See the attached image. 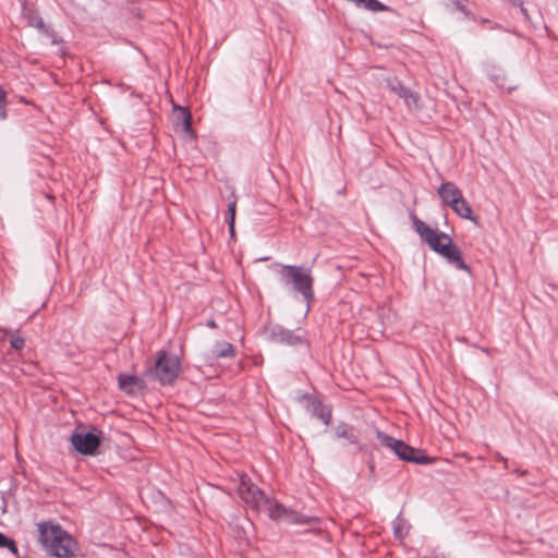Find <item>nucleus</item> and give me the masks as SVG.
I'll return each instance as SVG.
<instances>
[{
  "mask_svg": "<svg viewBox=\"0 0 558 558\" xmlns=\"http://www.w3.org/2000/svg\"><path fill=\"white\" fill-rule=\"evenodd\" d=\"M268 515L272 520H283L290 524L310 525L317 522L316 517L300 513L291 508L286 507L281 502L274 500L268 507Z\"/></svg>",
  "mask_w": 558,
  "mask_h": 558,
  "instance_id": "423d86ee",
  "label": "nucleus"
},
{
  "mask_svg": "<svg viewBox=\"0 0 558 558\" xmlns=\"http://www.w3.org/2000/svg\"><path fill=\"white\" fill-rule=\"evenodd\" d=\"M437 194L442 203L449 206L462 195V192L453 182L447 181L439 185Z\"/></svg>",
  "mask_w": 558,
  "mask_h": 558,
  "instance_id": "4468645a",
  "label": "nucleus"
},
{
  "mask_svg": "<svg viewBox=\"0 0 558 558\" xmlns=\"http://www.w3.org/2000/svg\"><path fill=\"white\" fill-rule=\"evenodd\" d=\"M278 275L283 287L290 288L302 295L306 303V313H308L311 304L315 300L314 278L311 268L298 265H280Z\"/></svg>",
  "mask_w": 558,
  "mask_h": 558,
  "instance_id": "7ed1b4c3",
  "label": "nucleus"
},
{
  "mask_svg": "<svg viewBox=\"0 0 558 558\" xmlns=\"http://www.w3.org/2000/svg\"><path fill=\"white\" fill-rule=\"evenodd\" d=\"M520 1H521V0H511L512 4H513V5H518V7H519V2H520Z\"/></svg>",
  "mask_w": 558,
  "mask_h": 558,
  "instance_id": "7c9ffc66",
  "label": "nucleus"
},
{
  "mask_svg": "<svg viewBox=\"0 0 558 558\" xmlns=\"http://www.w3.org/2000/svg\"><path fill=\"white\" fill-rule=\"evenodd\" d=\"M238 494L241 500L251 509L259 511L274 502L265 492L255 485L246 474H240Z\"/></svg>",
  "mask_w": 558,
  "mask_h": 558,
  "instance_id": "39448f33",
  "label": "nucleus"
},
{
  "mask_svg": "<svg viewBox=\"0 0 558 558\" xmlns=\"http://www.w3.org/2000/svg\"><path fill=\"white\" fill-rule=\"evenodd\" d=\"M7 117V93L3 88L0 87V120H5Z\"/></svg>",
  "mask_w": 558,
  "mask_h": 558,
  "instance_id": "393cba45",
  "label": "nucleus"
},
{
  "mask_svg": "<svg viewBox=\"0 0 558 558\" xmlns=\"http://www.w3.org/2000/svg\"><path fill=\"white\" fill-rule=\"evenodd\" d=\"M10 345L14 350H22L25 345V339L21 336L14 335L10 339Z\"/></svg>",
  "mask_w": 558,
  "mask_h": 558,
  "instance_id": "bb28decb",
  "label": "nucleus"
},
{
  "mask_svg": "<svg viewBox=\"0 0 558 558\" xmlns=\"http://www.w3.org/2000/svg\"><path fill=\"white\" fill-rule=\"evenodd\" d=\"M268 337L270 341L280 344L310 347V342L304 336L298 335L293 330L287 329L281 325L271 326Z\"/></svg>",
  "mask_w": 558,
  "mask_h": 558,
  "instance_id": "1a4fd4ad",
  "label": "nucleus"
},
{
  "mask_svg": "<svg viewBox=\"0 0 558 558\" xmlns=\"http://www.w3.org/2000/svg\"><path fill=\"white\" fill-rule=\"evenodd\" d=\"M489 80L498 87L504 88L505 87V73L501 69L498 68H492L488 72Z\"/></svg>",
  "mask_w": 558,
  "mask_h": 558,
  "instance_id": "412c9836",
  "label": "nucleus"
},
{
  "mask_svg": "<svg viewBox=\"0 0 558 558\" xmlns=\"http://www.w3.org/2000/svg\"><path fill=\"white\" fill-rule=\"evenodd\" d=\"M214 354L218 359L233 357L235 354V348L229 342H217L215 345Z\"/></svg>",
  "mask_w": 558,
  "mask_h": 558,
  "instance_id": "6ab92c4d",
  "label": "nucleus"
},
{
  "mask_svg": "<svg viewBox=\"0 0 558 558\" xmlns=\"http://www.w3.org/2000/svg\"><path fill=\"white\" fill-rule=\"evenodd\" d=\"M21 9L22 15L26 20V23L29 27H34L43 35H45L52 45L61 43L57 33L51 27L46 26L38 11L34 7L28 5L26 0L21 1Z\"/></svg>",
  "mask_w": 558,
  "mask_h": 558,
  "instance_id": "0eeeda50",
  "label": "nucleus"
},
{
  "mask_svg": "<svg viewBox=\"0 0 558 558\" xmlns=\"http://www.w3.org/2000/svg\"><path fill=\"white\" fill-rule=\"evenodd\" d=\"M449 207L452 209V211L466 220H470L474 222L475 225L478 223V218L473 215L472 208L468 201L464 198L463 194L457 198Z\"/></svg>",
  "mask_w": 558,
  "mask_h": 558,
  "instance_id": "ddd939ff",
  "label": "nucleus"
},
{
  "mask_svg": "<svg viewBox=\"0 0 558 558\" xmlns=\"http://www.w3.org/2000/svg\"><path fill=\"white\" fill-rule=\"evenodd\" d=\"M354 4L371 12L393 11L390 7L384 4L379 0H355Z\"/></svg>",
  "mask_w": 558,
  "mask_h": 558,
  "instance_id": "a211bd4d",
  "label": "nucleus"
},
{
  "mask_svg": "<svg viewBox=\"0 0 558 558\" xmlns=\"http://www.w3.org/2000/svg\"><path fill=\"white\" fill-rule=\"evenodd\" d=\"M413 230L420 235L429 248L446 258L456 269L471 272V268L462 259L461 250L452 242V239L445 232L430 228L415 214H411Z\"/></svg>",
  "mask_w": 558,
  "mask_h": 558,
  "instance_id": "f257e3e1",
  "label": "nucleus"
},
{
  "mask_svg": "<svg viewBox=\"0 0 558 558\" xmlns=\"http://www.w3.org/2000/svg\"><path fill=\"white\" fill-rule=\"evenodd\" d=\"M179 372V357L167 351H160L155 364L148 369L147 375L162 386H168L175 381Z\"/></svg>",
  "mask_w": 558,
  "mask_h": 558,
  "instance_id": "20e7f679",
  "label": "nucleus"
},
{
  "mask_svg": "<svg viewBox=\"0 0 558 558\" xmlns=\"http://www.w3.org/2000/svg\"><path fill=\"white\" fill-rule=\"evenodd\" d=\"M404 523V520L400 515L396 517L393 520V533L395 536L399 539H402L408 533V531L403 530Z\"/></svg>",
  "mask_w": 558,
  "mask_h": 558,
  "instance_id": "5701e85b",
  "label": "nucleus"
},
{
  "mask_svg": "<svg viewBox=\"0 0 558 558\" xmlns=\"http://www.w3.org/2000/svg\"><path fill=\"white\" fill-rule=\"evenodd\" d=\"M206 326L209 327V328H216L217 327V324L214 319H209L207 323H206Z\"/></svg>",
  "mask_w": 558,
  "mask_h": 558,
  "instance_id": "c756f323",
  "label": "nucleus"
},
{
  "mask_svg": "<svg viewBox=\"0 0 558 558\" xmlns=\"http://www.w3.org/2000/svg\"><path fill=\"white\" fill-rule=\"evenodd\" d=\"M235 206H236L235 202H231L228 205V214H229L228 227H229V231L231 234L234 233Z\"/></svg>",
  "mask_w": 558,
  "mask_h": 558,
  "instance_id": "b1692460",
  "label": "nucleus"
},
{
  "mask_svg": "<svg viewBox=\"0 0 558 558\" xmlns=\"http://www.w3.org/2000/svg\"><path fill=\"white\" fill-rule=\"evenodd\" d=\"M453 8L461 12L466 19L474 20V15L466 9V7L460 0H451Z\"/></svg>",
  "mask_w": 558,
  "mask_h": 558,
  "instance_id": "a878e982",
  "label": "nucleus"
},
{
  "mask_svg": "<svg viewBox=\"0 0 558 558\" xmlns=\"http://www.w3.org/2000/svg\"><path fill=\"white\" fill-rule=\"evenodd\" d=\"M8 548L13 555H19L17 546L14 539L8 537L5 534L0 532V548Z\"/></svg>",
  "mask_w": 558,
  "mask_h": 558,
  "instance_id": "4be33fe9",
  "label": "nucleus"
},
{
  "mask_svg": "<svg viewBox=\"0 0 558 558\" xmlns=\"http://www.w3.org/2000/svg\"><path fill=\"white\" fill-rule=\"evenodd\" d=\"M335 435L337 438H344L349 444L357 445L359 439L354 433L353 427H349L345 423H340L335 428Z\"/></svg>",
  "mask_w": 558,
  "mask_h": 558,
  "instance_id": "f3484780",
  "label": "nucleus"
},
{
  "mask_svg": "<svg viewBox=\"0 0 558 558\" xmlns=\"http://www.w3.org/2000/svg\"><path fill=\"white\" fill-rule=\"evenodd\" d=\"M304 398L307 400V410L325 425H329L331 422V409L324 405L323 401L317 397L305 393Z\"/></svg>",
  "mask_w": 558,
  "mask_h": 558,
  "instance_id": "9d476101",
  "label": "nucleus"
},
{
  "mask_svg": "<svg viewBox=\"0 0 558 558\" xmlns=\"http://www.w3.org/2000/svg\"><path fill=\"white\" fill-rule=\"evenodd\" d=\"M364 449H365V446H363V445H359V450H360V451H363Z\"/></svg>",
  "mask_w": 558,
  "mask_h": 558,
  "instance_id": "2f4dec72",
  "label": "nucleus"
},
{
  "mask_svg": "<svg viewBox=\"0 0 558 558\" xmlns=\"http://www.w3.org/2000/svg\"><path fill=\"white\" fill-rule=\"evenodd\" d=\"M71 444L77 452L93 456L100 445V438L94 432H74L71 436Z\"/></svg>",
  "mask_w": 558,
  "mask_h": 558,
  "instance_id": "6e6552de",
  "label": "nucleus"
},
{
  "mask_svg": "<svg viewBox=\"0 0 558 558\" xmlns=\"http://www.w3.org/2000/svg\"><path fill=\"white\" fill-rule=\"evenodd\" d=\"M38 541L48 555L57 558H71L76 549V541L58 523L44 521L37 524Z\"/></svg>",
  "mask_w": 558,
  "mask_h": 558,
  "instance_id": "f03ea898",
  "label": "nucleus"
},
{
  "mask_svg": "<svg viewBox=\"0 0 558 558\" xmlns=\"http://www.w3.org/2000/svg\"><path fill=\"white\" fill-rule=\"evenodd\" d=\"M402 450L399 452V459L405 462H412L415 464H429L433 459L424 453L423 450L416 449L410 445L401 446Z\"/></svg>",
  "mask_w": 558,
  "mask_h": 558,
  "instance_id": "f8f14e48",
  "label": "nucleus"
},
{
  "mask_svg": "<svg viewBox=\"0 0 558 558\" xmlns=\"http://www.w3.org/2000/svg\"><path fill=\"white\" fill-rule=\"evenodd\" d=\"M387 87L390 92L402 98L408 108L416 107L418 99L417 95L405 87L397 77L388 78Z\"/></svg>",
  "mask_w": 558,
  "mask_h": 558,
  "instance_id": "9b49d317",
  "label": "nucleus"
},
{
  "mask_svg": "<svg viewBox=\"0 0 558 558\" xmlns=\"http://www.w3.org/2000/svg\"><path fill=\"white\" fill-rule=\"evenodd\" d=\"M140 381L141 379L135 375L120 374L118 377L119 387L125 392H131L132 386Z\"/></svg>",
  "mask_w": 558,
  "mask_h": 558,
  "instance_id": "aec40b11",
  "label": "nucleus"
},
{
  "mask_svg": "<svg viewBox=\"0 0 558 558\" xmlns=\"http://www.w3.org/2000/svg\"><path fill=\"white\" fill-rule=\"evenodd\" d=\"M184 118H183V123H184V129L187 131L190 130L191 128V116L187 111H184Z\"/></svg>",
  "mask_w": 558,
  "mask_h": 558,
  "instance_id": "cd10ccee",
  "label": "nucleus"
},
{
  "mask_svg": "<svg viewBox=\"0 0 558 558\" xmlns=\"http://www.w3.org/2000/svg\"><path fill=\"white\" fill-rule=\"evenodd\" d=\"M376 436L380 445L390 449L397 457H399V452L402 450L401 446L407 445L403 440L396 439L380 430H376Z\"/></svg>",
  "mask_w": 558,
  "mask_h": 558,
  "instance_id": "2eb2a0df",
  "label": "nucleus"
},
{
  "mask_svg": "<svg viewBox=\"0 0 558 558\" xmlns=\"http://www.w3.org/2000/svg\"><path fill=\"white\" fill-rule=\"evenodd\" d=\"M376 436L380 445L390 449L397 457H399V452L402 450L401 446L407 445L403 440L396 439L380 430H376Z\"/></svg>",
  "mask_w": 558,
  "mask_h": 558,
  "instance_id": "dca6fc26",
  "label": "nucleus"
},
{
  "mask_svg": "<svg viewBox=\"0 0 558 558\" xmlns=\"http://www.w3.org/2000/svg\"><path fill=\"white\" fill-rule=\"evenodd\" d=\"M519 8H520V12H521V14L523 15L524 20H525V21H529V20H530V15H529V13H527V9H526V8H524V5H523V1H520V2H519Z\"/></svg>",
  "mask_w": 558,
  "mask_h": 558,
  "instance_id": "c85d7f7f",
  "label": "nucleus"
}]
</instances>
